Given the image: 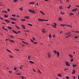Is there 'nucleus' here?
<instances>
[{
	"label": "nucleus",
	"instance_id": "nucleus-1",
	"mask_svg": "<svg viewBox=\"0 0 79 79\" xmlns=\"http://www.w3.org/2000/svg\"><path fill=\"white\" fill-rule=\"evenodd\" d=\"M65 63L66 65V66H71L70 64H69V63L67 61H66Z\"/></svg>",
	"mask_w": 79,
	"mask_h": 79
},
{
	"label": "nucleus",
	"instance_id": "nucleus-2",
	"mask_svg": "<svg viewBox=\"0 0 79 79\" xmlns=\"http://www.w3.org/2000/svg\"><path fill=\"white\" fill-rule=\"evenodd\" d=\"M38 21H40V22H44V19H38Z\"/></svg>",
	"mask_w": 79,
	"mask_h": 79
},
{
	"label": "nucleus",
	"instance_id": "nucleus-3",
	"mask_svg": "<svg viewBox=\"0 0 79 79\" xmlns=\"http://www.w3.org/2000/svg\"><path fill=\"white\" fill-rule=\"evenodd\" d=\"M78 9L77 8H76L75 9H73L72 10V11L73 12H75V11H77V10Z\"/></svg>",
	"mask_w": 79,
	"mask_h": 79
},
{
	"label": "nucleus",
	"instance_id": "nucleus-4",
	"mask_svg": "<svg viewBox=\"0 0 79 79\" xmlns=\"http://www.w3.org/2000/svg\"><path fill=\"white\" fill-rule=\"evenodd\" d=\"M10 19L11 20H12V21H16V20H17V19H15L14 18H10Z\"/></svg>",
	"mask_w": 79,
	"mask_h": 79
},
{
	"label": "nucleus",
	"instance_id": "nucleus-5",
	"mask_svg": "<svg viewBox=\"0 0 79 79\" xmlns=\"http://www.w3.org/2000/svg\"><path fill=\"white\" fill-rule=\"evenodd\" d=\"M42 30V32H44V33H46V31H45V29L44 28H43Z\"/></svg>",
	"mask_w": 79,
	"mask_h": 79
},
{
	"label": "nucleus",
	"instance_id": "nucleus-6",
	"mask_svg": "<svg viewBox=\"0 0 79 79\" xmlns=\"http://www.w3.org/2000/svg\"><path fill=\"white\" fill-rule=\"evenodd\" d=\"M12 31L14 32V33H15V34H18V33L16 31H15V30H12Z\"/></svg>",
	"mask_w": 79,
	"mask_h": 79
},
{
	"label": "nucleus",
	"instance_id": "nucleus-7",
	"mask_svg": "<svg viewBox=\"0 0 79 79\" xmlns=\"http://www.w3.org/2000/svg\"><path fill=\"white\" fill-rule=\"evenodd\" d=\"M75 73H76V70H73L72 71V74H74Z\"/></svg>",
	"mask_w": 79,
	"mask_h": 79
},
{
	"label": "nucleus",
	"instance_id": "nucleus-8",
	"mask_svg": "<svg viewBox=\"0 0 79 79\" xmlns=\"http://www.w3.org/2000/svg\"><path fill=\"white\" fill-rule=\"evenodd\" d=\"M21 26L22 27H23V29H26V27H25V26H24V25H21Z\"/></svg>",
	"mask_w": 79,
	"mask_h": 79
},
{
	"label": "nucleus",
	"instance_id": "nucleus-9",
	"mask_svg": "<svg viewBox=\"0 0 79 79\" xmlns=\"http://www.w3.org/2000/svg\"><path fill=\"white\" fill-rule=\"evenodd\" d=\"M5 21L6 23H10V21L7 19H5Z\"/></svg>",
	"mask_w": 79,
	"mask_h": 79
},
{
	"label": "nucleus",
	"instance_id": "nucleus-10",
	"mask_svg": "<svg viewBox=\"0 0 79 79\" xmlns=\"http://www.w3.org/2000/svg\"><path fill=\"white\" fill-rule=\"evenodd\" d=\"M59 56H60V53H59L58 52H57V57H59Z\"/></svg>",
	"mask_w": 79,
	"mask_h": 79
},
{
	"label": "nucleus",
	"instance_id": "nucleus-11",
	"mask_svg": "<svg viewBox=\"0 0 79 79\" xmlns=\"http://www.w3.org/2000/svg\"><path fill=\"white\" fill-rule=\"evenodd\" d=\"M25 18H26V19H29V16H26L24 17Z\"/></svg>",
	"mask_w": 79,
	"mask_h": 79
},
{
	"label": "nucleus",
	"instance_id": "nucleus-12",
	"mask_svg": "<svg viewBox=\"0 0 79 79\" xmlns=\"http://www.w3.org/2000/svg\"><path fill=\"white\" fill-rule=\"evenodd\" d=\"M29 62L30 63H32V64H34V62L32 61L31 60H30L29 61Z\"/></svg>",
	"mask_w": 79,
	"mask_h": 79
},
{
	"label": "nucleus",
	"instance_id": "nucleus-13",
	"mask_svg": "<svg viewBox=\"0 0 79 79\" xmlns=\"http://www.w3.org/2000/svg\"><path fill=\"white\" fill-rule=\"evenodd\" d=\"M22 43H23V44H28V43H26L25 42L23 41H22Z\"/></svg>",
	"mask_w": 79,
	"mask_h": 79
},
{
	"label": "nucleus",
	"instance_id": "nucleus-14",
	"mask_svg": "<svg viewBox=\"0 0 79 79\" xmlns=\"http://www.w3.org/2000/svg\"><path fill=\"white\" fill-rule=\"evenodd\" d=\"M69 15V16H71V15H74V14H73V13H70Z\"/></svg>",
	"mask_w": 79,
	"mask_h": 79
},
{
	"label": "nucleus",
	"instance_id": "nucleus-15",
	"mask_svg": "<svg viewBox=\"0 0 79 79\" xmlns=\"http://www.w3.org/2000/svg\"><path fill=\"white\" fill-rule=\"evenodd\" d=\"M7 28H8V29H10V30H11V29H12V28H11V27H8Z\"/></svg>",
	"mask_w": 79,
	"mask_h": 79
},
{
	"label": "nucleus",
	"instance_id": "nucleus-16",
	"mask_svg": "<svg viewBox=\"0 0 79 79\" xmlns=\"http://www.w3.org/2000/svg\"><path fill=\"white\" fill-rule=\"evenodd\" d=\"M40 13H41V14H42V15H45V14H44V13L42 12V11H40Z\"/></svg>",
	"mask_w": 79,
	"mask_h": 79
},
{
	"label": "nucleus",
	"instance_id": "nucleus-17",
	"mask_svg": "<svg viewBox=\"0 0 79 79\" xmlns=\"http://www.w3.org/2000/svg\"><path fill=\"white\" fill-rule=\"evenodd\" d=\"M59 20L60 21H62V20H63L62 19H61V18L59 17Z\"/></svg>",
	"mask_w": 79,
	"mask_h": 79
},
{
	"label": "nucleus",
	"instance_id": "nucleus-18",
	"mask_svg": "<svg viewBox=\"0 0 79 79\" xmlns=\"http://www.w3.org/2000/svg\"><path fill=\"white\" fill-rule=\"evenodd\" d=\"M71 5H69V7H67V8H68L69 9H70V7H71Z\"/></svg>",
	"mask_w": 79,
	"mask_h": 79
},
{
	"label": "nucleus",
	"instance_id": "nucleus-19",
	"mask_svg": "<svg viewBox=\"0 0 79 79\" xmlns=\"http://www.w3.org/2000/svg\"><path fill=\"white\" fill-rule=\"evenodd\" d=\"M10 40V42H12V43H14V42H15V41L13 40Z\"/></svg>",
	"mask_w": 79,
	"mask_h": 79
},
{
	"label": "nucleus",
	"instance_id": "nucleus-20",
	"mask_svg": "<svg viewBox=\"0 0 79 79\" xmlns=\"http://www.w3.org/2000/svg\"><path fill=\"white\" fill-rule=\"evenodd\" d=\"M57 76H59V77H61V75L60 74H58Z\"/></svg>",
	"mask_w": 79,
	"mask_h": 79
},
{
	"label": "nucleus",
	"instance_id": "nucleus-21",
	"mask_svg": "<svg viewBox=\"0 0 79 79\" xmlns=\"http://www.w3.org/2000/svg\"><path fill=\"white\" fill-rule=\"evenodd\" d=\"M32 13H35V11L34 10H33L32 11Z\"/></svg>",
	"mask_w": 79,
	"mask_h": 79
},
{
	"label": "nucleus",
	"instance_id": "nucleus-22",
	"mask_svg": "<svg viewBox=\"0 0 79 79\" xmlns=\"http://www.w3.org/2000/svg\"><path fill=\"white\" fill-rule=\"evenodd\" d=\"M38 71L39 73L40 74H42V73L40 72V71L39 70V69L38 70Z\"/></svg>",
	"mask_w": 79,
	"mask_h": 79
},
{
	"label": "nucleus",
	"instance_id": "nucleus-23",
	"mask_svg": "<svg viewBox=\"0 0 79 79\" xmlns=\"http://www.w3.org/2000/svg\"><path fill=\"white\" fill-rule=\"evenodd\" d=\"M4 16L5 18H8V16L7 15H5Z\"/></svg>",
	"mask_w": 79,
	"mask_h": 79
},
{
	"label": "nucleus",
	"instance_id": "nucleus-24",
	"mask_svg": "<svg viewBox=\"0 0 79 79\" xmlns=\"http://www.w3.org/2000/svg\"><path fill=\"white\" fill-rule=\"evenodd\" d=\"M48 57H49V58H50V56H50V54H48Z\"/></svg>",
	"mask_w": 79,
	"mask_h": 79
},
{
	"label": "nucleus",
	"instance_id": "nucleus-25",
	"mask_svg": "<svg viewBox=\"0 0 79 79\" xmlns=\"http://www.w3.org/2000/svg\"><path fill=\"white\" fill-rule=\"evenodd\" d=\"M27 24L29 26H33L31 24H30V23H28Z\"/></svg>",
	"mask_w": 79,
	"mask_h": 79
},
{
	"label": "nucleus",
	"instance_id": "nucleus-26",
	"mask_svg": "<svg viewBox=\"0 0 79 79\" xmlns=\"http://www.w3.org/2000/svg\"><path fill=\"white\" fill-rule=\"evenodd\" d=\"M49 38H51L52 37V35L51 34H49Z\"/></svg>",
	"mask_w": 79,
	"mask_h": 79
},
{
	"label": "nucleus",
	"instance_id": "nucleus-27",
	"mask_svg": "<svg viewBox=\"0 0 79 79\" xmlns=\"http://www.w3.org/2000/svg\"><path fill=\"white\" fill-rule=\"evenodd\" d=\"M73 67H75L76 66H77V65L76 64H73Z\"/></svg>",
	"mask_w": 79,
	"mask_h": 79
},
{
	"label": "nucleus",
	"instance_id": "nucleus-28",
	"mask_svg": "<svg viewBox=\"0 0 79 79\" xmlns=\"http://www.w3.org/2000/svg\"><path fill=\"white\" fill-rule=\"evenodd\" d=\"M74 38L75 39H76L78 38V36H76L74 37Z\"/></svg>",
	"mask_w": 79,
	"mask_h": 79
},
{
	"label": "nucleus",
	"instance_id": "nucleus-29",
	"mask_svg": "<svg viewBox=\"0 0 79 79\" xmlns=\"http://www.w3.org/2000/svg\"><path fill=\"white\" fill-rule=\"evenodd\" d=\"M30 58H31V56H28V60H30Z\"/></svg>",
	"mask_w": 79,
	"mask_h": 79
},
{
	"label": "nucleus",
	"instance_id": "nucleus-30",
	"mask_svg": "<svg viewBox=\"0 0 79 79\" xmlns=\"http://www.w3.org/2000/svg\"><path fill=\"white\" fill-rule=\"evenodd\" d=\"M2 13H7V11H2Z\"/></svg>",
	"mask_w": 79,
	"mask_h": 79
},
{
	"label": "nucleus",
	"instance_id": "nucleus-31",
	"mask_svg": "<svg viewBox=\"0 0 79 79\" xmlns=\"http://www.w3.org/2000/svg\"><path fill=\"white\" fill-rule=\"evenodd\" d=\"M59 9H60V10H62V6H61L59 7Z\"/></svg>",
	"mask_w": 79,
	"mask_h": 79
},
{
	"label": "nucleus",
	"instance_id": "nucleus-32",
	"mask_svg": "<svg viewBox=\"0 0 79 79\" xmlns=\"http://www.w3.org/2000/svg\"><path fill=\"white\" fill-rule=\"evenodd\" d=\"M21 77V78H22L23 79H24V78H25V79H26V77H23V76H22V77Z\"/></svg>",
	"mask_w": 79,
	"mask_h": 79
},
{
	"label": "nucleus",
	"instance_id": "nucleus-33",
	"mask_svg": "<svg viewBox=\"0 0 79 79\" xmlns=\"http://www.w3.org/2000/svg\"><path fill=\"white\" fill-rule=\"evenodd\" d=\"M12 16H13V17H15V16H16V15H12Z\"/></svg>",
	"mask_w": 79,
	"mask_h": 79
},
{
	"label": "nucleus",
	"instance_id": "nucleus-34",
	"mask_svg": "<svg viewBox=\"0 0 79 79\" xmlns=\"http://www.w3.org/2000/svg\"><path fill=\"white\" fill-rule=\"evenodd\" d=\"M19 10H21V11H23V8L21 7L19 8Z\"/></svg>",
	"mask_w": 79,
	"mask_h": 79
},
{
	"label": "nucleus",
	"instance_id": "nucleus-35",
	"mask_svg": "<svg viewBox=\"0 0 79 79\" xmlns=\"http://www.w3.org/2000/svg\"><path fill=\"white\" fill-rule=\"evenodd\" d=\"M66 79H69V76H67L66 77Z\"/></svg>",
	"mask_w": 79,
	"mask_h": 79
},
{
	"label": "nucleus",
	"instance_id": "nucleus-36",
	"mask_svg": "<svg viewBox=\"0 0 79 79\" xmlns=\"http://www.w3.org/2000/svg\"><path fill=\"white\" fill-rule=\"evenodd\" d=\"M44 21H48V20L47 19L46 20L43 19V22Z\"/></svg>",
	"mask_w": 79,
	"mask_h": 79
},
{
	"label": "nucleus",
	"instance_id": "nucleus-37",
	"mask_svg": "<svg viewBox=\"0 0 79 79\" xmlns=\"http://www.w3.org/2000/svg\"><path fill=\"white\" fill-rule=\"evenodd\" d=\"M13 2H18V0H14Z\"/></svg>",
	"mask_w": 79,
	"mask_h": 79
},
{
	"label": "nucleus",
	"instance_id": "nucleus-38",
	"mask_svg": "<svg viewBox=\"0 0 79 79\" xmlns=\"http://www.w3.org/2000/svg\"><path fill=\"white\" fill-rule=\"evenodd\" d=\"M54 24L55 26H57V24L56 23H54Z\"/></svg>",
	"mask_w": 79,
	"mask_h": 79
},
{
	"label": "nucleus",
	"instance_id": "nucleus-39",
	"mask_svg": "<svg viewBox=\"0 0 79 79\" xmlns=\"http://www.w3.org/2000/svg\"><path fill=\"white\" fill-rule=\"evenodd\" d=\"M74 60V59H72L71 60H70V61H71V62H73V61Z\"/></svg>",
	"mask_w": 79,
	"mask_h": 79
},
{
	"label": "nucleus",
	"instance_id": "nucleus-40",
	"mask_svg": "<svg viewBox=\"0 0 79 79\" xmlns=\"http://www.w3.org/2000/svg\"><path fill=\"white\" fill-rule=\"evenodd\" d=\"M7 51V52H10V53H11V51H10L9 50H6Z\"/></svg>",
	"mask_w": 79,
	"mask_h": 79
},
{
	"label": "nucleus",
	"instance_id": "nucleus-41",
	"mask_svg": "<svg viewBox=\"0 0 79 79\" xmlns=\"http://www.w3.org/2000/svg\"><path fill=\"white\" fill-rule=\"evenodd\" d=\"M69 56H70L71 58H72V57H73V56H72V55L69 54Z\"/></svg>",
	"mask_w": 79,
	"mask_h": 79
},
{
	"label": "nucleus",
	"instance_id": "nucleus-42",
	"mask_svg": "<svg viewBox=\"0 0 79 79\" xmlns=\"http://www.w3.org/2000/svg\"><path fill=\"white\" fill-rule=\"evenodd\" d=\"M52 26H53V27H54V28H56V27H55V26L53 25H52Z\"/></svg>",
	"mask_w": 79,
	"mask_h": 79
},
{
	"label": "nucleus",
	"instance_id": "nucleus-43",
	"mask_svg": "<svg viewBox=\"0 0 79 79\" xmlns=\"http://www.w3.org/2000/svg\"><path fill=\"white\" fill-rule=\"evenodd\" d=\"M21 20H22V21H26L25 19H21Z\"/></svg>",
	"mask_w": 79,
	"mask_h": 79
},
{
	"label": "nucleus",
	"instance_id": "nucleus-44",
	"mask_svg": "<svg viewBox=\"0 0 79 79\" xmlns=\"http://www.w3.org/2000/svg\"><path fill=\"white\" fill-rule=\"evenodd\" d=\"M32 10H31V9L29 10V12H32Z\"/></svg>",
	"mask_w": 79,
	"mask_h": 79
},
{
	"label": "nucleus",
	"instance_id": "nucleus-45",
	"mask_svg": "<svg viewBox=\"0 0 79 79\" xmlns=\"http://www.w3.org/2000/svg\"><path fill=\"white\" fill-rule=\"evenodd\" d=\"M60 13H61V14H62V15H64V13H63V12H60Z\"/></svg>",
	"mask_w": 79,
	"mask_h": 79
},
{
	"label": "nucleus",
	"instance_id": "nucleus-46",
	"mask_svg": "<svg viewBox=\"0 0 79 79\" xmlns=\"http://www.w3.org/2000/svg\"><path fill=\"white\" fill-rule=\"evenodd\" d=\"M30 40L32 42H34V40H32V39H31Z\"/></svg>",
	"mask_w": 79,
	"mask_h": 79
},
{
	"label": "nucleus",
	"instance_id": "nucleus-47",
	"mask_svg": "<svg viewBox=\"0 0 79 79\" xmlns=\"http://www.w3.org/2000/svg\"><path fill=\"white\" fill-rule=\"evenodd\" d=\"M34 3L33 2L30 3V5H32V4H34Z\"/></svg>",
	"mask_w": 79,
	"mask_h": 79
},
{
	"label": "nucleus",
	"instance_id": "nucleus-48",
	"mask_svg": "<svg viewBox=\"0 0 79 79\" xmlns=\"http://www.w3.org/2000/svg\"><path fill=\"white\" fill-rule=\"evenodd\" d=\"M16 69H17V68H16V67H14V70H16Z\"/></svg>",
	"mask_w": 79,
	"mask_h": 79
},
{
	"label": "nucleus",
	"instance_id": "nucleus-49",
	"mask_svg": "<svg viewBox=\"0 0 79 79\" xmlns=\"http://www.w3.org/2000/svg\"><path fill=\"white\" fill-rule=\"evenodd\" d=\"M21 45H22V47H25V45H24V44H22Z\"/></svg>",
	"mask_w": 79,
	"mask_h": 79
},
{
	"label": "nucleus",
	"instance_id": "nucleus-50",
	"mask_svg": "<svg viewBox=\"0 0 79 79\" xmlns=\"http://www.w3.org/2000/svg\"><path fill=\"white\" fill-rule=\"evenodd\" d=\"M15 50H16V51H18V52L19 51V49H15Z\"/></svg>",
	"mask_w": 79,
	"mask_h": 79
},
{
	"label": "nucleus",
	"instance_id": "nucleus-51",
	"mask_svg": "<svg viewBox=\"0 0 79 79\" xmlns=\"http://www.w3.org/2000/svg\"><path fill=\"white\" fill-rule=\"evenodd\" d=\"M67 26L68 27H72V26L71 25H68Z\"/></svg>",
	"mask_w": 79,
	"mask_h": 79
},
{
	"label": "nucleus",
	"instance_id": "nucleus-52",
	"mask_svg": "<svg viewBox=\"0 0 79 79\" xmlns=\"http://www.w3.org/2000/svg\"><path fill=\"white\" fill-rule=\"evenodd\" d=\"M11 23L12 24H15V23L12 22Z\"/></svg>",
	"mask_w": 79,
	"mask_h": 79
},
{
	"label": "nucleus",
	"instance_id": "nucleus-53",
	"mask_svg": "<svg viewBox=\"0 0 79 79\" xmlns=\"http://www.w3.org/2000/svg\"><path fill=\"white\" fill-rule=\"evenodd\" d=\"M53 52H54V53H57L56 51L54 50Z\"/></svg>",
	"mask_w": 79,
	"mask_h": 79
},
{
	"label": "nucleus",
	"instance_id": "nucleus-54",
	"mask_svg": "<svg viewBox=\"0 0 79 79\" xmlns=\"http://www.w3.org/2000/svg\"><path fill=\"white\" fill-rule=\"evenodd\" d=\"M10 58H13V56H12L11 55H10Z\"/></svg>",
	"mask_w": 79,
	"mask_h": 79
},
{
	"label": "nucleus",
	"instance_id": "nucleus-55",
	"mask_svg": "<svg viewBox=\"0 0 79 79\" xmlns=\"http://www.w3.org/2000/svg\"><path fill=\"white\" fill-rule=\"evenodd\" d=\"M60 26H65V25H63V24H60Z\"/></svg>",
	"mask_w": 79,
	"mask_h": 79
},
{
	"label": "nucleus",
	"instance_id": "nucleus-56",
	"mask_svg": "<svg viewBox=\"0 0 79 79\" xmlns=\"http://www.w3.org/2000/svg\"><path fill=\"white\" fill-rule=\"evenodd\" d=\"M75 6H76V7H77V8H79V6L76 5Z\"/></svg>",
	"mask_w": 79,
	"mask_h": 79
},
{
	"label": "nucleus",
	"instance_id": "nucleus-57",
	"mask_svg": "<svg viewBox=\"0 0 79 79\" xmlns=\"http://www.w3.org/2000/svg\"><path fill=\"white\" fill-rule=\"evenodd\" d=\"M32 39L33 40H35V39L34 37H33Z\"/></svg>",
	"mask_w": 79,
	"mask_h": 79
},
{
	"label": "nucleus",
	"instance_id": "nucleus-58",
	"mask_svg": "<svg viewBox=\"0 0 79 79\" xmlns=\"http://www.w3.org/2000/svg\"><path fill=\"white\" fill-rule=\"evenodd\" d=\"M33 71H34V72H36V71H35V69H33Z\"/></svg>",
	"mask_w": 79,
	"mask_h": 79
},
{
	"label": "nucleus",
	"instance_id": "nucleus-59",
	"mask_svg": "<svg viewBox=\"0 0 79 79\" xmlns=\"http://www.w3.org/2000/svg\"><path fill=\"white\" fill-rule=\"evenodd\" d=\"M34 44H37V42H34Z\"/></svg>",
	"mask_w": 79,
	"mask_h": 79
},
{
	"label": "nucleus",
	"instance_id": "nucleus-60",
	"mask_svg": "<svg viewBox=\"0 0 79 79\" xmlns=\"http://www.w3.org/2000/svg\"><path fill=\"white\" fill-rule=\"evenodd\" d=\"M73 79H76V77H75V76H73Z\"/></svg>",
	"mask_w": 79,
	"mask_h": 79
},
{
	"label": "nucleus",
	"instance_id": "nucleus-61",
	"mask_svg": "<svg viewBox=\"0 0 79 79\" xmlns=\"http://www.w3.org/2000/svg\"><path fill=\"white\" fill-rule=\"evenodd\" d=\"M17 75H21V73H18L17 74Z\"/></svg>",
	"mask_w": 79,
	"mask_h": 79
},
{
	"label": "nucleus",
	"instance_id": "nucleus-62",
	"mask_svg": "<svg viewBox=\"0 0 79 79\" xmlns=\"http://www.w3.org/2000/svg\"><path fill=\"white\" fill-rule=\"evenodd\" d=\"M75 32H76V33H78H78H79V31H76Z\"/></svg>",
	"mask_w": 79,
	"mask_h": 79
},
{
	"label": "nucleus",
	"instance_id": "nucleus-63",
	"mask_svg": "<svg viewBox=\"0 0 79 79\" xmlns=\"http://www.w3.org/2000/svg\"><path fill=\"white\" fill-rule=\"evenodd\" d=\"M16 28H17V29H19V27H18L17 26H16Z\"/></svg>",
	"mask_w": 79,
	"mask_h": 79
},
{
	"label": "nucleus",
	"instance_id": "nucleus-64",
	"mask_svg": "<svg viewBox=\"0 0 79 79\" xmlns=\"http://www.w3.org/2000/svg\"><path fill=\"white\" fill-rule=\"evenodd\" d=\"M78 79H79V75H78Z\"/></svg>",
	"mask_w": 79,
	"mask_h": 79
}]
</instances>
